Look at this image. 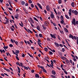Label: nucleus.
Masks as SVG:
<instances>
[{"mask_svg": "<svg viewBox=\"0 0 78 78\" xmlns=\"http://www.w3.org/2000/svg\"><path fill=\"white\" fill-rule=\"evenodd\" d=\"M72 12L73 14H75L76 16L78 14V11L76 10L74 11V10H73Z\"/></svg>", "mask_w": 78, "mask_h": 78, "instance_id": "1", "label": "nucleus"}, {"mask_svg": "<svg viewBox=\"0 0 78 78\" xmlns=\"http://www.w3.org/2000/svg\"><path fill=\"white\" fill-rule=\"evenodd\" d=\"M76 22V20H75V19L74 18L73 20V22H72V23H73V25H76V23H75Z\"/></svg>", "mask_w": 78, "mask_h": 78, "instance_id": "2", "label": "nucleus"}, {"mask_svg": "<svg viewBox=\"0 0 78 78\" xmlns=\"http://www.w3.org/2000/svg\"><path fill=\"white\" fill-rule=\"evenodd\" d=\"M23 67H24V69H25V70H28V69H29V70L30 69V68L28 66H27V67L23 66Z\"/></svg>", "mask_w": 78, "mask_h": 78, "instance_id": "3", "label": "nucleus"}, {"mask_svg": "<svg viewBox=\"0 0 78 78\" xmlns=\"http://www.w3.org/2000/svg\"><path fill=\"white\" fill-rule=\"evenodd\" d=\"M50 17L52 19H54V18H55V15H54V14L53 13H51L50 15Z\"/></svg>", "mask_w": 78, "mask_h": 78, "instance_id": "4", "label": "nucleus"}, {"mask_svg": "<svg viewBox=\"0 0 78 78\" xmlns=\"http://www.w3.org/2000/svg\"><path fill=\"white\" fill-rule=\"evenodd\" d=\"M9 20L8 19V20H6L5 22H3V23L4 24L6 25V24H7L8 23H9Z\"/></svg>", "mask_w": 78, "mask_h": 78, "instance_id": "5", "label": "nucleus"}, {"mask_svg": "<svg viewBox=\"0 0 78 78\" xmlns=\"http://www.w3.org/2000/svg\"><path fill=\"white\" fill-rule=\"evenodd\" d=\"M54 44L55 45L56 47H59V44L56 42H55L54 43Z\"/></svg>", "mask_w": 78, "mask_h": 78, "instance_id": "6", "label": "nucleus"}, {"mask_svg": "<svg viewBox=\"0 0 78 78\" xmlns=\"http://www.w3.org/2000/svg\"><path fill=\"white\" fill-rule=\"evenodd\" d=\"M37 5H38V6H39L40 9H42V6H41V4H40L37 3Z\"/></svg>", "mask_w": 78, "mask_h": 78, "instance_id": "7", "label": "nucleus"}, {"mask_svg": "<svg viewBox=\"0 0 78 78\" xmlns=\"http://www.w3.org/2000/svg\"><path fill=\"white\" fill-rule=\"evenodd\" d=\"M30 19L31 22H32V23H34V20H33V19H32V18L31 17L30 18Z\"/></svg>", "mask_w": 78, "mask_h": 78, "instance_id": "8", "label": "nucleus"}, {"mask_svg": "<svg viewBox=\"0 0 78 78\" xmlns=\"http://www.w3.org/2000/svg\"><path fill=\"white\" fill-rule=\"evenodd\" d=\"M50 35L51 37H52V38H54V39H56V37L55 36V35H53L51 34H50Z\"/></svg>", "mask_w": 78, "mask_h": 78, "instance_id": "9", "label": "nucleus"}, {"mask_svg": "<svg viewBox=\"0 0 78 78\" xmlns=\"http://www.w3.org/2000/svg\"><path fill=\"white\" fill-rule=\"evenodd\" d=\"M46 9L47 11H50V7H49V6L47 5L46 6Z\"/></svg>", "mask_w": 78, "mask_h": 78, "instance_id": "10", "label": "nucleus"}, {"mask_svg": "<svg viewBox=\"0 0 78 78\" xmlns=\"http://www.w3.org/2000/svg\"><path fill=\"white\" fill-rule=\"evenodd\" d=\"M27 32H28V33H30L31 34H33V32L31 31V30H30V29L27 30Z\"/></svg>", "mask_w": 78, "mask_h": 78, "instance_id": "11", "label": "nucleus"}, {"mask_svg": "<svg viewBox=\"0 0 78 78\" xmlns=\"http://www.w3.org/2000/svg\"><path fill=\"white\" fill-rule=\"evenodd\" d=\"M69 37L70 38H72V39H74L73 38V35H72V34H70Z\"/></svg>", "mask_w": 78, "mask_h": 78, "instance_id": "12", "label": "nucleus"}, {"mask_svg": "<svg viewBox=\"0 0 78 78\" xmlns=\"http://www.w3.org/2000/svg\"><path fill=\"white\" fill-rule=\"evenodd\" d=\"M71 6L72 7H75V4L74 3V2H73L71 3Z\"/></svg>", "mask_w": 78, "mask_h": 78, "instance_id": "13", "label": "nucleus"}, {"mask_svg": "<svg viewBox=\"0 0 78 78\" xmlns=\"http://www.w3.org/2000/svg\"><path fill=\"white\" fill-rule=\"evenodd\" d=\"M52 73L53 75H56V72L54 70H52Z\"/></svg>", "mask_w": 78, "mask_h": 78, "instance_id": "14", "label": "nucleus"}, {"mask_svg": "<svg viewBox=\"0 0 78 78\" xmlns=\"http://www.w3.org/2000/svg\"><path fill=\"white\" fill-rule=\"evenodd\" d=\"M15 17L16 19H18V17H19V15L18 14L16 15L15 16Z\"/></svg>", "mask_w": 78, "mask_h": 78, "instance_id": "15", "label": "nucleus"}, {"mask_svg": "<svg viewBox=\"0 0 78 78\" xmlns=\"http://www.w3.org/2000/svg\"><path fill=\"white\" fill-rule=\"evenodd\" d=\"M0 51L1 52V53H2L3 52L4 53H5V50L3 49L2 50H1V49H0Z\"/></svg>", "mask_w": 78, "mask_h": 78, "instance_id": "16", "label": "nucleus"}, {"mask_svg": "<svg viewBox=\"0 0 78 78\" xmlns=\"http://www.w3.org/2000/svg\"><path fill=\"white\" fill-rule=\"evenodd\" d=\"M21 3L22 5H24L25 4V2L23 1H22Z\"/></svg>", "mask_w": 78, "mask_h": 78, "instance_id": "17", "label": "nucleus"}, {"mask_svg": "<svg viewBox=\"0 0 78 78\" xmlns=\"http://www.w3.org/2000/svg\"><path fill=\"white\" fill-rule=\"evenodd\" d=\"M64 30L66 32V33H68L69 31H68V30L66 28H64Z\"/></svg>", "mask_w": 78, "mask_h": 78, "instance_id": "18", "label": "nucleus"}, {"mask_svg": "<svg viewBox=\"0 0 78 78\" xmlns=\"http://www.w3.org/2000/svg\"><path fill=\"white\" fill-rule=\"evenodd\" d=\"M37 29L38 31H40V27H39V26H37Z\"/></svg>", "mask_w": 78, "mask_h": 78, "instance_id": "19", "label": "nucleus"}, {"mask_svg": "<svg viewBox=\"0 0 78 78\" xmlns=\"http://www.w3.org/2000/svg\"><path fill=\"white\" fill-rule=\"evenodd\" d=\"M35 77L36 78H39V76L37 74H35Z\"/></svg>", "mask_w": 78, "mask_h": 78, "instance_id": "20", "label": "nucleus"}, {"mask_svg": "<svg viewBox=\"0 0 78 78\" xmlns=\"http://www.w3.org/2000/svg\"><path fill=\"white\" fill-rule=\"evenodd\" d=\"M34 20H36V21H37V22H39L38 20H37V19H36V18L34 17Z\"/></svg>", "mask_w": 78, "mask_h": 78, "instance_id": "21", "label": "nucleus"}, {"mask_svg": "<svg viewBox=\"0 0 78 78\" xmlns=\"http://www.w3.org/2000/svg\"><path fill=\"white\" fill-rule=\"evenodd\" d=\"M15 53H17V54H19V51L16 50L15 51Z\"/></svg>", "mask_w": 78, "mask_h": 78, "instance_id": "22", "label": "nucleus"}, {"mask_svg": "<svg viewBox=\"0 0 78 78\" xmlns=\"http://www.w3.org/2000/svg\"><path fill=\"white\" fill-rule=\"evenodd\" d=\"M42 26L43 28L44 29V30H45L46 29V27H45L44 25H42Z\"/></svg>", "mask_w": 78, "mask_h": 78, "instance_id": "23", "label": "nucleus"}, {"mask_svg": "<svg viewBox=\"0 0 78 78\" xmlns=\"http://www.w3.org/2000/svg\"><path fill=\"white\" fill-rule=\"evenodd\" d=\"M39 36L40 37H41V38L42 37H43L42 34H39Z\"/></svg>", "mask_w": 78, "mask_h": 78, "instance_id": "24", "label": "nucleus"}, {"mask_svg": "<svg viewBox=\"0 0 78 78\" xmlns=\"http://www.w3.org/2000/svg\"><path fill=\"white\" fill-rule=\"evenodd\" d=\"M14 42L17 45H18L17 44H18V42L17 41H16L14 40Z\"/></svg>", "mask_w": 78, "mask_h": 78, "instance_id": "25", "label": "nucleus"}, {"mask_svg": "<svg viewBox=\"0 0 78 78\" xmlns=\"http://www.w3.org/2000/svg\"><path fill=\"white\" fill-rule=\"evenodd\" d=\"M16 64H17V65H18V66H20H20H21V65H20V63H19V62H16Z\"/></svg>", "mask_w": 78, "mask_h": 78, "instance_id": "26", "label": "nucleus"}, {"mask_svg": "<svg viewBox=\"0 0 78 78\" xmlns=\"http://www.w3.org/2000/svg\"><path fill=\"white\" fill-rule=\"evenodd\" d=\"M60 22L62 24H64V21L63 20H62L61 21H60Z\"/></svg>", "mask_w": 78, "mask_h": 78, "instance_id": "27", "label": "nucleus"}, {"mask_svg": "<svg viewBox=\"0 0 78 78\" xmlns=\"http://www.w3.org/2000/svg\"><path fill=\"white\" fill-rule=\"evenodd\" d=\"M65 17H66V19H69V17L67 15H65Z\"/></svg>", "mask_w": 78, "mask_h": 78, "instance_id": "28", "label": "nucleus"}, {"mask_svg": "<svg viewBox=\"0 0 78 78\" xmlns=\"http://www.w3.org/2000/svg\"><path fill=\"white\" fill-rule=\"evenodd\" d=\"M58 2L59 4H61L62 1H61V0H58Z\"/></svg>", "mask_w": 78, "mask_h": 78, "instance_id": "29", "label": "nucleus"}, {"mask_svg": "<svg viewBox=\"0 0 78 78\" xmlns=\"http://www.w3.org/2000/svg\"><path fill=\"white\" fill-rule=\"evenodd\" d=\"M61 20H64V17H63V16L61 15Z\"/></svg>", "mask_w": 78, "mask_h": 78, "instance_id": "30", "label": "nucleus"}, {"mask_svg": "<svg viewBox=\"0 0 78 78\" xmlns=\"http://www.w3.org/2000/svg\"><path fill=\"white\" fill-rule=\"evenodd\" d=\"M73 37L74 39H75V40H76V39H77V37H76L75 36H74Z\"/></svg>", "mask_w": 78, "mask_h": 78, "instance_id": "31", "label": "nucleus"}, {"mask_svg": "<svg viewBox=\"0 0 78 78\" xmlns=\"http://www.w3.org/2000/svg\"><path fill=\"white\" fill-rule=\"evenodd\" d=\"M47 41H48L49 42L50 41V39L48 37L47 38Z\"/></svg>", "mask_w": 78, "mask_h": 78, "instance_id": "32", "label": "nucleus"}, {"mask_svg": "<svg viewBox=\"0 0 78 78\" xmlns=\"http://www.w3.org/2000/svg\"><path fill=\"white\" fill-rule=\"evenodd\" d=\"M44 25H45V26H48L47 25V22L45 21L44 23Z\"/></svg>", "mask_w": 78, "mask_h": 78, "instance_id": "33", "label": "nucleus"}, {"mask_svg": "<svg viewBox=\"0 0 78 78\" xmlns=\"http://www.w3.org/2000/svg\"><path fill=\"white\" fill-rule=\"evenodd\" d=\"M31 8H34V5H33V4H31Z\"/></svg>", "mask_w": 78, "mask_h": 78, "instance_id": "34", "label": "nucleus"}, {"mask_svg": "<svg viewBox=\"0 0 78 78\" xmlns=\"http://www.w3.org/2000/svg\"><path fill=\"white\" fill-rule=\"evenodd\" d=\"M43 70V72H44L45 73H47V71L45 70V69H44Z\"/></svg>", "mask_w": 78, "mask_h": 78, "instance_id": "35", "label": "nucleus"}, {"mask_svg": "<svg viewBox=\"0 0 78 78\" xmlns=\"http://www.w3.org/2000/svg\"><path fill=\"white\" fill-rule=\"evenodd\" d=\"M44 50L45 51H47V50H48V49L47 48H44Z\"/></svg>", "mask_w": 78, "mask_h": 78, "instance_id": "36", "label": "nucleus"}, {"mask_svg": "<svg viewBox=\"0 0 78 78\" xmlns=\"http://www.w3.org/2000/svg\"><path fill=\"white\" fill-rule=\"evenodd\" d=\"M62 52H64V51H65V49H64V48H62Z\"/></svg>", "mask_w": 78, "mask_h": 78, "instance_id": "37", "label": "nucleus"}, {"mask_svg": "<svg viewBox=\"0 0 78 78\" xmlns=\"http://www.w3.org/2000/svg\"><path fill=\"white\" fill-rule=\"evenodd\" d=\"M54 11L55 12V13L56 14V15H58V14H57V12H56V10H55V9H54Z\"/></svg>", "mask_w": 78, "mask_h": 78, "instance_id": "38", "label": "nucleus"}, {"mask_svg": "<svg viewBox=\"0 0 78 78\" xmlns=\"http://www.w3.org/2000/svg\"><path fill=\"white\" fill-rule=\"evenodd\" d=\"M27 43L28 44H29V45H31V43H30V42L29 41H27Z\"/></svg>", "mask_w": 78, "mask_h": 78, "instance_id": "39", "label": "nucleus"}, {"mask_svg": "<svg viewBox=\"0 0 78 78\" xmlns=\"http://www.w3.org/2000/svg\"><path fill=\"white\" fill-rule=\"evenodd\" d=\"M10 29H11V31H14V29H13V28H12V27H11Z\"/></svg>", "mask_w": 78, "mask_h": 78, "instance_id": "40", "label": "nucleus"}, {"mask_svg": "<svg viewBox=\"0 0 78 78\" xmlns=\"http://www.w3.org/2000/svg\"><path fill=\"white\" fill-rule=\"evenodd\" d=\"M49 53L50 55H53V52H52L51 51H49Z\"/></svg>", "mask_w": 78, "mask_h": 78, "instance_id": "41", "label": "nucleus"}, {"mask_svg": "<svg viewBox=\"0 0 78 78\" xmlns=\"http://www.w3.org/2000/svg\"><path fill=\"white\" fill-rule=\"evenodd\" d=\"M64 72L65 73H66V75H67V74H68L67 72V71H66V70L64 71Z\"/></svg>", "mask_w": 78, "mask_h": 78, "instance_id": "42", "label": "nucleus"}, {"mask_svg": "<svg viewBox=\"0 0 78 78\" xmlns=\"http://www.w3.org/2000/svg\"><path fill=\"white\" fill-rule=\"evenodd\" d=\"M29 3H32V1L31 0H29Z\"/></svg>", "mask_w": 78, "mask_h": 78, "instance_id": "43", "label": "nucleus"}, {"mask_svg": "<svg viewBox=\"0 0 78 78\" xmlns=\"http://www.w3.org/2000/svg\"><path fill=\"white\" fill-rule=\"evenodd\" d=\"M10 22H11V23H12V22H14V20H10Z\"/></svg>", "mask_w": 78, "mask_h": 78, "instance_id": "44", "label": "nucleus"}, {"mask_svg": "<svg viewBox=\"0 0 78 78\" xmlns=\"http://www.w3.org/2000/svg\"><path fill=\"white\" fill-rule=\"evenodd\" d=\"M16 57L17 59V60H18V61H19V57H18V56H16Z\"/></svg>", "mask_w": 78, "mask_h": 78, "instance_id": "45", "label": "nucleus"}, {"mask_svg": "<svg viewBox=\"0 0 78 78\" xmlns=\"http://www.w3.org/2000/svg\"><path fill=\"white\" fill-rule=\"evenodd\" d=\"M35 7L36 8V9H37V11H39V9H38V8L37 7V6H36V5H35Z\"/></svg>", "mask_w": 78, "mask_h": 78, "instance_id": "46", "label": "nucleus"}, {"mask_svg": "<svg viewBox=\"0 0 78 78\" xmlns=\"http://www.w3.org/2000/svg\"><path fill=\"white\" fill-rule=\"evenodd\" d=\"M9 46L10 47H13V45L11 44H10Z\"/></svg>", "mask_w": 78, "mask_h": 78, "instance_id": "47", "label": "nucleus"}, {"mask_svg": "<svg viewBox=\"0 0 78 78\" xmlns=\"http://www.w3.org/2000/svg\"><path fill=\"white\" fill-rule=\"evenodd\" d=\"M69 16H72V12H69Z\"/></svg>", "mask_w": 78, "mask_h": 78, "instance_id": "48", "label": "nucleus"}, {"mask_svg": "<svg viewBox=\"0 0 78 78\" xmlns=\"http://www.w3.org/2000/svg\"><path fill=\"white\" fill-rule=\"evenodd\" d=\"M27 54L28 55H29V56H30V57H31H31H33V56H32V55L30 54H29V53H27Z\"/></svg>", "mask_w": 78, "mask_h": 78, "instance_id": "49", "label": "nucleus"}, {"mask_svg": "<svg viewBox=\"0 0 78 78\" xmlns=\"http://www.w3.org/2000/svg\"><path fill=\"white\" fill-rule=\"evenodd\" d=\"M40 68H41V69H42L43 70L44 69V67L42 66H41Z\"/></svg>", "mask_w": 78, "mask_h": 78, "instance_id": "50", "label": "nucleus"}, {"mask_svg": "<svg viewBox=\"0 0 78 78\" xmlns=\"http://www.w3.org/2000/svg\"><path fill=\"white\" fill-rule=\"evenodd\" d=\"M14 25L16 28V29H17V25H16V24H14Z\"/></svg>", "mask_w": 78, "mask_h": 78, "instance_id": "51", "label": "nucleus"}, {"mask_svg": "<svg viewBox=\"0 0 78 78\" xmlns=\"http://www.w3.org/2000/svg\"><path fill=\"white\" fill-rule=\"evenodd\" d=\"M6 58H7V57H4V59H5V61H8V60H7Z\"/></svg>", "mask_w": 78, "mask_h": 78, "instance_id": "52", "label": "nucleus"}, {"mask_svg": "<svg viewBox=\"0 0 78 78\" xmlns=\"http://www.w3.org/2000/svg\"><path fill=\"white\" fill-rule=\"evenodd\" d=\"M19 24L20 25V26H21V27H23V24H22H22L19 23Z\"/></svg>", "mask_w": 78, "mask_h": 78, "instance_id": "53", "label": "nucleus"}, {"mask_svg": "<svg viewBox=\"0 0 78 78\" xmlns=\"http://www.w3.org/2000/svg\"><path fill=\"white\" fill-rule=\"evenodd\" d=\"M57 14L59 15H61V12H57Z\"/></svg>", "mask_w": 78, "mask_h": 78, "instance_id": "54", "label": "nucleus"}, {"mask_svg": "<svg viewBox=\"0 0 78 78\" xmlns=\"http://www.w3.org/2000/svg\"><path fill=\"white\" fill-rule=\"evenodd\" d=\"M6 71H7V72H10V70L8 69H6Z\"/></svg>", "mask_w": 78, "mask_h": 78, "instance_id": "55", "label": "nucleus"}, {"mask_svg": "<svg viewBox=\"0 0 78 78\" xmlns=\"http://www.w3.org/2000/svg\"><path fill=\"white\" fill-rule=\"evenodd\" d=\"M60 32L62 34H64V32H63V31L60 30Z\"/></svg>", "mask_w": 78, "mask_h": 78, "instance_id": "56", "label": "nucleus"}, {"mask_svg": "<svg viewBox=\"0 0 78 78\" xmlns=\"http://www.w3.org/2000/svg\"><path fill=\"white\" fill-rule=\"evenodd\" d=\"M33 31H34V32L35 33H36V31H35V30L33 29Z\"/></svg>", "mask_w": 78, "mask_h": 78, "instance_id": "57", "label": "nucleus"}, {"mask_svg": "<svg viewBox=\"0 0 78 78\" xmlns=\"http://www.w3.org/2000/svg\"><path fill=\"white\" fill-rule=\"evenodd\" d=\"M11 17H12V19H13V20H14V16H13L12 15Z\"/></svg>", "mask_w": 78, "mask_h": 78, "instance_id": "58", "label": "nucleus"}, {"mask_svg": "<svg viewBox=\"0 0 78 78\" xmlns=\"http://www.w3.org/2000/svg\"><path fill=\"white\" fill-rule=\"evenodd\" d=\"M11 41L12 42V43H14V41H13V40L11 39Z\"/></svg>", "mask_w": 78, "mask_h": 78, "instance_id": "59", "label": "nucleus"}, {"mask_svg": "<svg viewBox=\"0 0 78 78\" xmlns=\"http://www.w3.org/2000/svg\"><path fill=\"white\" fill-rule=\"evenodd\" d=\"M4 48H5V49H7L8 47V46H6V47L5 46V47Z\"/></svg>", "mask_w": 78, "mask_h": 78, "instance_id": "60", "label": "nucleus"}, {"mask_svg": "<svg viewBox=\"0 0 78 78\" xmlns=\"http://www.w3.org/2000/svg\"><path fill=\"white\" fill-rule=\"evenodd\" d=\"M9 10H10V11H12V9L11 8H9Z\"/></svg>", "mask_w": 78, "mask_h": 78, "instance_id": "61", "label": "nucleus"}, {"mask_svg": "<svg viewBox=\"0 0 78 78\" xmlns=\"http://www.w3.org/2000/svg\"><path fill=\"white\" fill-rule=\"evenodd\" d=\"M69 12H72V9H70L69 10Z\"/></svg>", "mask_w": 78, "mask_h": 78, "instance_id": "62", "label": "nucleus"}, {"mask_svg": "<svg viewBox=\"0 0 78 78\" xmlns=\"http://www.w3.org/2000/svg\"><path fill=\"white\" fill-rule=\"evenodd\" d=\"M31 72L32 73H34V70H31Z\"/></svg>", "mask_w": 78, "mask_h": 78, "instance_id": "63", "label": "nucleus"}, {"mask_svg": "<svg viewBox=\"0 0 78 78\" xmlns=\"http://www.w3.org/2000/svg\"><path fill=\"white\" fill-rule=\"evenodd\" d=\"M30 24H31V27H34V25H33V24H32V23H30Z\"/></svg>", "mask_w": 78, "mask_h": 78, "instance_id": "64", "label": "nucleus"}]
</instances>
